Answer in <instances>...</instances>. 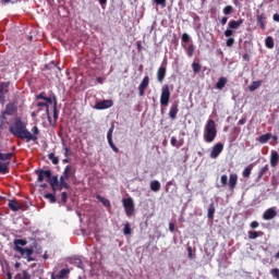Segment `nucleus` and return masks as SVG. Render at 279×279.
<instances>
[{"label": "nucleus", "instance_id": "obj_64", "mask_svg": "<svg viewBox=\"0 0 279 279\" xmlns=\"http://www.w3.org/2000/svg\"><path fill=\"white\" fill-rule=\"evenodd\" d=\"M220 23H221V25H226V23H228V17H222L220 20Z\"/></svg>", "mask_w": 279, "mask_h": 279}, {"label": "nucleus", "instance_id": "obj_61", "mask_svg": "<svg viewBox=\"0 0 279 279\" xmlns=\"http://www.w3.org/2000/svg\"><path fill=\"white\" fill-rule=\"evenodd\" d=\"M247 122V119L246 118H242L239 120V125H245V123Z\"/></svg>", "mask_w": 279, "mask_h": 279}, {"label": "nucleus", "instance_id": "obj_9", "mask_svg": "<svg viewBox=\"0 0 279 279\" xmlns=\"http://www.w3.org/2000/svg\"><path fill=\"white\" fill-rule=\"evenodd\" d=\"M114 102L112 100H101L96 102L95 108L96 110H106L108 108H112Z\"/></svg>", "mask_w": 279, "mask_h": 279}, {"label": "nucleus", "instance_id": "obj_53", "mask_svg": "<svg viewBox=\"0 0 279 279\" xmlns=\"http://www.w3.org/2000/svg\"><path fill=\"white\" fill-rule=\"evenodd\" d=\"M157 5H161V8H167V0H154Z\"/></svg>", "mask_w": 279, "mask_h": 279}, {"label": "nucleus", "instance_id": "obj_43", "mask_svg": "<svg viewBox=\"0 0 279 279\" xmlns=\"http://www.w3.org/2000/svg\"><path fill=\"white\" fill-rule=\"evenodd\" d=\"M107 141L109 143V147H111V149L116 153L119 154V148L117 147V145H114V142H112V137H107Z\"/></svg>", "mask_w": 279, "mask_h": 279}, {"label": "nucleus", "instance_id": "obj_31", "mask_svg": "<svg viewBox=\"0 0 279 279\" xmlns=\"http://www.w3.org/2000/svg\"><path fill=\"white\" fill-rule=\"evenodd\" d=\"M248 239L254 241L255 239H258V236H263V231H248Z\"/></svg>", "mask_w": 279, "mask_h": 279}, {"label": "nucleus", "instance_id": "obj_35", "mask_svg": "<svg viewBox=\"0 0 279 279\" xmlns=\"http://www.w3.org/2000/svg\"><path fill=\"white\" fill-rule=\"evenodd\" d=\"M70 264L74 265V267H78L81 269V267H82V259L80 257H72L70 259Z\"/></svg>", "mask_w": 279, "mask_h": 279}, {"label": "nucleus", "instance_id": "obj_16", "mask_svg": "<svg viewBox=\"0 0 279 279\" xmlns=\"http://www.w3.org/2000/svg\"><path fill=\"white\" fill-rule=\"evenodd\" d=\"M14 112H16V105H14L13 102H9L5 106V110L2 112L3 117H12V114H14Z\"/></svg>", "mask_w": 279, "mask_h": 279}, {"label": "nucleus", "instance_id": "obj_62", "mask_svg": "<svg viewBox=\"0 0 279 279\" xmlns=\"http://www.w3.org/2000/svg\"><path fill=\"white\" fill-rule=\"evenodd\" d=\"M3 3H19V0H2Z\"/></svg>", "mask_w": 279, "mask_h": 279}, {"label": "nucleus", "instance_id": "obj_20", "mask_svg": "<svg viewBox=\"0 0 279 279\" xmlns=\"http://www.w3.org/2000/svg\"><path fill=\"white\" fill-rule=\"evenodd\" d=\"M8 206L13 213H19V210L22 209V206L19 204V202H16V199L9 201Z\"/></svg>", "mask_w": 279, "mask_h": 279}, {"label": "nucleus", "instance_id": "obj_40", "mask_svg": "<svg viewBox=\"0 0 279 279\" xmlns=\"http://www.w3.org/2000/svg\"><path fill=\"white\" fill-rule=\"evenodd\" d=\"M37 108H45L46 113L48 114V119L50 120L51 118L49 117V105L47 102H37Z\"/></svg>", "mask_w": 279, "mask_h": 279}, {"label": "nucleus", "instance_id": "obj_34", "mask_svg": "<svg viewBox=\"0 0 279 279\" xmlns=\"http://www.w3.org/2000/svg\"><path fill=\"white\" fill-rule=\"evenodd\" d=\"M15 279H32V275L27 270H23L21 274L15 275Z\"/></svg>", "mask_w": 279, "mask_h": 279}, {"label": "nucleus", "instance_id": "obj_50", "mask_svg": "<svg viewBox=\"0 0 279 279\" xmlns=\"http://www.w3.org/2000/svg\"><path fill=\"white\" fill-rule=\"evenodd\" d=\"M270 274H271L272 278L279 279V268L271 269Z\"/></svg>", "mask_w": 279, "mask_h": 279}, {"label": "nucleus", "instance_id": "obj_4", "mask_svg": "<svg viewBox=\"0 0 279 279\" xmlns=\"http://www.w3.org/2000/svg\"><path fill=\"white\" fill-rule=\"evenodd\" d=\"M203 138L205 143H214L215 138H217V124L215 120L209 119L205 125Z\"/></svg>", "mask_w": 279, "mask_h": 279}, {"label": "nucleus", "instance_id": "obj_44", "mask_svg": "<svg viewBox=\"0 0 279 279\" xmlns=\"http://www.w3.org/2000/svg\"><path fill=\"white\" fill-rule=\"evenodd\" d=\"M222 12L226 16H228L229 14H232V12H234V8H232V5H227L223 8Z\"/></svg>", "mask_w": 279, "mask_h": 279}, {"label": "nucleus", "instance_id": "obj_37", "mask_svg": "<svg viewBox=\"0 0 279 279\" xmlns=\"http://www.w3.org/2000/svg\"><path fill=\"white\" fill-rule=\"evenodd\" d=\"M265 45L267 49H274V37L271 36L266 37Z\"/></svg>", "mask_w": 279, "mask_h": 279}, {"label": "nucleus", "instance_id": "obj_3", "mask_svg": "<svg viewBox=\"0 0 279 279\" xmlns=\"http://www.w3.org/2000/svg\"><path fill=\"white\" fill-rule=\"evenodd\" d=\"M243 25V19L236 20H231L228 23V28L225 31V36L227 39V47H232L234 45V29H239Z\"/></svg>", "mask_w": 279, "mask_h": 279}, {"label": "nucleus", "instance_id": "obj_27", "mask_svg": "<svg viewBox=\"0 0 279 279\" xmlns=\"http://www.w3.org/2000/svg\"><path fill=\"white\" fill-rule=\"evenodd\" d=\"M269 172V165L263 167L257 174V180H263V175H266Z\"/></svg>", "mask_w": 279, "mask_h": 279}, {"label": "nucleus", "instance_id": "obj_48", "mask_svg": "<svg viewBox=\"0 0 279 279\" xmlns=\"http://www.w3.org/2000/svg\"><path fill=\"white\" fill-rule=\"evenodd\" d=\"M123 234H125V235L132 234V228L130 227V222H126L124 225Z\"/></svg>", "mask_w": 279, "mask_h": 279}, {"label": "nucleus", "instance_id": "obj_7", "mask_svg": "<svg viewBox=\"0 0 279 279\" xmlns=\"http://www.w3.org/2000/svg\"><path fill=\"white\" fill-rule=\"evenodd\" d=\"M10 93V82L0 83V104L3 106L5 104V95Z\"/></svg>", "mask_w": 279, "mask_h": 279}, {"label": "nucleus", "instance_id": "obj_36", "mask_svg": "<svg viewBox=\"0 0 279 279\" xmlns=\"http://www.w3.org/2000/svg\"><path fill=\"white\" fill-rule=\"evenodd\" d=\"M252 169H254L252 165L247 166L242 172L243 178H250L252 175Z\"/></svg>", "mask_w": 279, "mask_h": 279}, {"label": "nucleus", "instance_id": "obj_59", "mask_svg": "<svg viewBox=\"0 0 279 279\" xmlns=\"http://www.w3.org/2000/svg\"><path fill=\"white\" fill-rule=\"evenodd\" d=\"M46 98H47V96H45V92H43L36 96V99H43L44 101Z\"/></svg>", "mask_w": 279, "mask_h": 279}, {"label": "nucleus", "instance_id": "obj_47", "mask_svg": "<svg viewBox=\"0 0 279 279\" xmlns=\"http://www.w3.org/2000/svg\"><path fill=\"white\" fill-rule=\"evenodd\" d=\"M195 53V46L193 44H191L189 47H187V56L189 58H193V54Z\"/></svg>", "mask_w": 279, "mask_h": 279}, {"label": "nucleus", "instance_id": "obj_21", "mask_svg": "<svg viewBox=\"0 0 279 279\" xmlns=\"http://www.w3.org/2000/svg\"><path fill=\"white\" fill-rule=\"evenodd\" d=\"M279 162V154L276 150H271L270 153V166L271 167H278Z\"/></svg>", "mask_w": 279, "mask_h": 279}, {"label": "nucleus", "instance_id": "obj_22", "mask_svg": "<svg viewBox=\"0 0 279 279\" xmlns=\"http://www.w3.org/2000/svg\"><path fill=\"white\" fill-rule=\"evenodd\" d=\"M228 84V78L226 76L219 77L218 82L216 83V88L218 90H223L226 88V85Z\"/></svg>", "mask_w": 279, "mask_h": 279}, {"label": "nucleus", "instance_id": "obj_51", "mask_svg": "<svg viewBox=\"0 0 279 279\" xmlns=\"http://www.w3.org/2000/svg\"><path fill=\"white\" fill-rule=\"evenodd\" d=\"M68 199H69V194L66 192H62L61 202H63V204H66Z\"/></svg>", "mask_w": 279, "mask_h": 279}, {"label": "nucleus", "instance_id": "obj_45", "mask_svg": "<svg viewBox=\"0 0 279 279\" xmlns=\"http://www.w3.org/2000/svg\"><path fill=\"white\" fill-rule=\"evenodd\" d=\"M44 197L46 199H49L50 204H56V194L48 193L45 194Z\"/></svg>", "mask_w": 279, "mask_h": 279}, {"label": "nucleus", "instance_id": "obj_30", "mask_svg": "<svg viewBox=\"0 0 279 279\" xmlns=\"http://www.w3.org/2000/svg\"><path fill=\"white\" fill-rule=\"evenodd\" d=\"M150 190L154 191V193H158V191H160V181H158V180L151 181Z\"/></svg>", "mask_w": 279, "mask_h": 279}, {"label": "nucleus", "instance_id": "obj_42", "mask_svg": "<svg viewBox=\"0 0 279 279\" xmlns=\"http://www.w3.org/2000/svg\"><path fill=\"white\" fill-rule=\"evenodd\" d=\"M107 141L109 143V147H111V149L116 153L119 154V148L117 147V145H114V142H112V137H107Z\"/></svg>", "mask_w": 279, "mask_h": 279}, {"label": "nucleus", "instance_id": "obj_49", "mask_svg": "<svg viewBox=\"0 0 279 279\" xmlns=\"http://www.w3.org/2000/svg\"><path fill=\"white\" fill-rule=\"evenodd\" d=\"M221 186H228V175L222 174L220 178Z\"/></svg>", "mask_w": 279, "mask_h": 279}, {"label": "nucleus", "instance_id": "obj_57", "mask_svg": "<svg viewBox=\"0 0 279 279\" xmlns=\"http://www.w3.org/2000/svg\"><path fill=\"white\" fill-rule=\"evenodd\" d=\"M69 154H71V148L66 147V145H64V157L69 158Z\"/></svg>", "mask_w": 279, "mask_h": 279}, {"label": "nucleus", "instance_id": "obj_5", "mask_svg": "<svg viewBox=\"0 0 279 279\" xmlns=\"http://www.w3.org/2000/svg\"><path fill=\"white\" fill-rule=\"evenodd\" d=\"M122 204H123V208L125 210L126 217H132V215H134L135 213L134 199H132V197L123 198Z\"/></svg>", "mask_w": 279, "mask_h": 279}, {"label": "nucleus", "instance_id": "obj_11", "mask_svg": "<svg viewBox=\"0 0 279 279\" xmlns=\"http://www.w3.org/2000/svg\"><path fill=\"white\" fill-rule=\"evenodd\" d=\"M277 215L278 211H276V209L271 207L265 210V213L263 214V219H265V221H271V219L277 217Z\"/></svg>", "mask_w": 279, "mask_h": 279}, {"label": "nucleus", "instance_id": "obj_25", "mask_svg": "<svg viewBox=\"0 0 279 279\" xmlns=\"http://www.w3.org/2000/svg\"><path fill=\"white\" fill-rule=\"evenodd\" d=\"M96 199H98V202H101L102 206H105L106 208H110L111 204H110V199L97 194L96 195Z\"/></svg>", "mask_w": 279, "mask_h": 279}, {"label": "nucleus", "instance_id": "obj_10", "mask_svg": "<svg viewBox=\"0 0 279 279\" xmlns=\"http://www.w3.org/2000/svg\"><path fill=\"white\" fill-rule=\"evenodd\" d=\"M180 102L174 101L169 110V117L173 120L178 119V112H180Z\"/></svg>", "mask_w": 279, "mask_h": 279}, {"label": "nucleus", "instance_id": "obj_26", "mask_svg": "<svg viewBox=\"0 0 279 279\" xmlns=\"http://www.w3.org/2000/svg\"><path fill=\"white\" fill-rule=\"evenodd\" d=\"M69 274H71V269L69 268H63L59 271L58 278L60 279H69Z\"/></svg>", "mask_w": 279, "mask_h": 279}, {"label": "nucleus", "instance_id": "obj_63", "mask_svg": "<svg viewBox=\"0 0 279 279\" xmlns=\"http://www.w3.org/2000/svg\"><path fill=\"white\" fill-rule=\"evenodd\" d=\"M274 21L276 23H279V14L278 13H275L274 16H272Z\"/></svg>", "mask_w": 279, "mask_h": 279}, {"label": "nucleus", "instance_id": "obj_33", "mask_svg": "<svg viewBox=\"0 0 279 279\" xmlns=\"http://www.w3.org/2000/svg\"><path fill=\"white\" fill-rule=\"evenodd\" d=\"M32 132L31 135L33 136V138H31L29 141H38V134H40V130L35 125L32 128Z\"/></svg>", "mask_w": 279, "mask_h": 279}, {"label": "nucleus", "instance_id": "obj_55", "mask_svg": "<svg viewBox=\"0 0 279 279\" xmlns=\"http://www.w3.org/2000/svg\"><path fill=\"white\" fill-rule=\"evenodd\" d=\"M258 221L254 220L250 223V228H252V230H256V228H258Z\"/></svg>", "mask_w": 279, "mask_h": 279}, {"label": "nucleus", "instance_id": "obj_28", "mask_svg": "<svg viewBox=\"0 0 279 279\" xmlns=\"http://www.w3.org/2000/svg\"><path fill=\"white\" fill-rule=\"evenodd\" d=\"M12 156H14L13 153H8V154L0 153V160H2L3 162H9L10 165V160H12Z\"/></svg>", "mask_w": 279, "mask_h": 279}, {"label": "nucleus", "instance_id": "obj_24", "mask_svg": "<svg viewBox=\"0 0 279 279\" xmlns=\"http://www.w3.org/2000/svg\"><path fill=\"white\" fill-rule=\"evenodd\" d=\"M0 173L3 175L10 173V161L0 163Z\"/></svg>", "mask_w": 279, "mask_h": 279}, {"label": "nucleus", "instance_id": "obj_52", "mask_svg": "<svg viewBox=\"0 0 279 279\" xmlns=\"http://www.w3.org/2000/svg\"><path fill=\"white\" fill-rule=\"evenodd\" d=\"M182 43H190L191 41V36L189 34L184 33L181 37Z\"/></svg>", "mask_w": 279, "mask_h": 279}, {"label": "nucleus", "instance_id": "obj_12", "mask_svg": "<svg viewBox=\"0 0 279 279\" xmlns=\"http://www.w3.org/2000/svg\"><path fill=\"white\" fill-rule=\"evenodd\" d=\"M223 151V144L217 143L210 151V158H219V154Z\"/></svg>", "mask_w": 279, "mask_h": 279}, {"label": "nucleus", "instance_id": "obj_6", "mask_svg": "<svg viewBox=\"0 0 279 279\" xmlns=\"http://www.w3.org/2000/svg\"><path fill=\"white\" fill-rule=\"evenodd\" d=\"M171 99V90L169 85H163L161 87L160 104L161 106H169V100Z\"/></svg>", "mask_w": 279, "mask_h": 279}, {"label": "nucleus", "instance_id": "obj_2", "mask_svg": "<svg viewBox=\"0 0 279 279\" xmlns=\"http://www.w3.org/2000/svg\"><path fill=\"white\" fill-rule=\"evenodd\" d=\"M13 243H14L15 252H19L21 254V256L26 258L27 263H32V262L36 260V258L32 257V254H34V248H23L22 247V246L27 245V240L15 239L13 241Z\"/></svg>", "mask_w": 279, "mask_h": 279}, {"label": "nucleus", "instance_id": "obj_13", "mask_svg": "<svg viewBox=\"0 0 279 279\" xmlns=\"http://www.w3.org/2000/svg\"><path fill=\"white\" fill-rule=\"evenodd\" d=\"M147 86H149V76H145L138 86L140 97H143L145 95V90L147 89Z\"/></svg>", "mask_w": 279, "mask_h": 279}, {"label": "nucleus", "instance_id": "obj_8", "mask_svg": "<svg viewBox=\"0 0 279 279\" xmlns=\"http://www.w3.org/2000/svg\"><path fill=\"white\" fill-rule=\"evenodd\" d=\"M37 182H45V178H51V170H36Z\"/></svg>", "mask_w": 279, "mask_h": 279}, {"label": "nucleus", "instance_id": "obj_14", "mask_svg": "<svg viewBox=\"0 0 279 279\" xmlns=\"http://www.w3.org/2000/svg\"><path fill=\"white\" fill-rule=\"evenodd\" d=\"M257 25H259L260 29H265L267 27V14L262 13L256 15Z\"/></svg>", "mask_w": 279, "mask_h": 279}, {"label": "nucleus", "instance_id": "obj_39", "mask_svg": "<svg viewBox=\"0 0 279 279\" xmlns=\"http://www.w3.org/2000/svg\"><path fill=\"white\" fill-rule=\"evenodd\" d=\"M207 217H208V219H214V217H215V204L214 203H211L209 205Z\"/></svg>", "mask_w": 279, "mask_h": 279}, {"label": "nucleus", "instance_id": "obj_18", "mask_svg": "<svg viewBox=\"0 0 279 279\" xmlns=\"http://www.w3.org/2000/svg\"><path fill=\"white\" fill-rule=\"evenodd\" d=\"M167 76V68L165 66H160L158 68L157 71V80L160 84H162V82H165V77Z\"/></svg>", "mask_w": 279, "mask_h": 279}, {"label": "nucleus", "instance_id": "obj_56", "mask_svg": "<svg viewBox=\"0 0 279 279\" xmlns=\"http://www.w3.org/2000/svg\"><path fill=\"white\" fill-rule=\"evenodd\" d=\"M170 143H171L172 147H178V138H175V136L171 137Z\"/></svg>", "mask_w": 279, "mask_h": 279}, {"label": "nucleus", "instance_id": "obj_23", "mask_svg": "<svg viewBox=\"0 0 279 279\" xmlns=\"http://www.w3.org/2000/svg\"><path fill=\"white\" fill-rule=\"evenodd\" d=\"M63 178H66L68 180L72 177L75 175V170H73V166H66L64 168V171L62 173Z\"/></svg>", "mask_w": 279, "mask_h": 279}, {"label": "nucleus", "instance_id": "obj_54", "mask_svg": "<svg viewBox=\"0 0 279 279\" xmlns=\"http://www.w3.org/2000/svg\"><path fill=\"white\" fill-rule=\"evenodd\" d=\"M53 119L54 123H58V106H53Z\"/></svg>", "mask_w": 279, "mask_h": 279}, {"label": "nucleus", "instance_id": "obj_58", "mask_svg": "<svg viewBox=\"0 0 279 279\" xmlns=\"http://www.w3.org/2000/svg\"><path fill=\"white\" fill-rule=\"evenodd\" d=\"M112 132H114V126H111L107 133V138H112Z\"/></svg>", "mask_w": 279, "mask_h": 279}, {"label": "nucleus", "instance_id": "obj_41", "mask_svg": "<svg viewBox=\"0 0 279 279\" xmlns=\"http://www.w3.org/2000/svg\"><path fill=\"white\" fill-rule=\"evenodd\" d=\"M48 158L51 160L52 165H59L60 159L56 156V154H48Z\"/></svg>", "mask_w": 279, "mask_h": 279}, {"label": "nucleus", "instance_id": "obj_32", "mask_svg": "<svg viewBox=\"0 0 279 279\" xmlns=\"http://www.w3.org/2000/svg\"><path fill=\"white\" fill-rule=\"evenodd\" d=\"M44 101H46V104H53V106H58V98L54 96V94H52L51 96L49 97H46L44 99Z\"/></svg>", "mask_w": 279, "mask_h": 279}, {"label": "nucleus", "instance_id": "obj_60", "mask_svg": "<svg viewBox=\"0 0 279 279\" xmlns=\"http://www.w3.org/2000/svg\"><path fill=\"white\" fill-rule=\"evenodd\" d=\"M169 230H170V232H174L175 231V225L173 222L169 223Z\"/></svg>", "mask_w": 279, "mask_h": 279}, {"label": "nucleus", "instance_id": "obj_1", "mask_svg": "<svg viewBox=\"0 0 279 279\" xmlns=\"http://www.w3.org/2000/svg\"><path fill=\"white\" fill-rule=\"evenodd\" d=\"M9 132L15 136L29 143V140L34 138L32 132L27 130V124L23 122L21 118H16L15 121L9 126Z\"/></svg>", "mask_w": 279, "mask_h": 279}, {"label": "nucleus", "instance_id": "obj_17", "mask_svg": "<svg viewBox=\"0 0 279 279\" xmlns=\"http://www.w3.org/2000/svg\"><path fill=\"white\" fill-rule=\"evenodd\" d=\"M68 182H69V179L66 177L61 175L58 184L59 191H62V189H65V191H69V189H71V185H69Z\"/></svg>", "mask_w": 279, "mask_h": 279}, {"label": "nucleus", "instance_id": "obj_38", "mask_svg": "<svg viewBox=\"0 0 279 279\" xmlns=\"http://www.w3.org/2000/svg\"><path fill=\"white\" fill-rule=\"evenodd\" d=\"M270 138H271V133H266V134H264V135H260L259 138H258V141H259V143L265 144V143H267Z\"/></svg>", "mask_w": 279, "mask_h": 279}, {"label": "nucleus", "instance_id": "obj_29", "mask_svg": "<svg viewBox=\"0 0 279 279\" xmlns=\"http://www.w3.org/2000/svg\"><path fill=\"white\" fill-rule=\"evenodd\" d=\"M260 86H263V81H255L253 82L250 87H248V90L251 93H254V90H256L257 88H260Z\"/></svg>", "mask_w": 279, "mask_h": 279}, {"label": "nucleus", "instance_id": "obj_46", "mask_svg": "<svg viewBox=\"0 0 279 279\" xmlns=\"http://www.w3.org/2000/svg\"><path fill=\"white\" fill-rule=\"evenodd\" d=\"M192 69L194 73H199L202 71V64L197 63V62H193L192 63Z\"/></svg>", "mask_w": 279, "mask_h": 279}, {"label": "nucleus", "instance_id": "obj_15", "mask_svg": "<svg viewBox=\"0 0 279 279\" xmlns=\"http://www.w3.org/2000/svg\"><path fill=\"white\" fill-rule=\"evenodd\" d=\"M239 182V175L236 173H232L229 177L228 186L230 191H234L236 189V184Z\"/></svg>", "mask_w": 279, "mask_h": 279}, {"label": "nucleus", "instance_id": "obj_19", "mask_svg": "<svg viewBox=\"0 0 279 279\" xmlns=\"http://www.w3.org/2000/svg\"><path fill=\"white\" fill-rule=\"evenodd\" d=\"M47 182L50 184L53 193H56V189H58V184L60 182V180H58V175L52 177L50 174V178L47 179Z\"/></svg>", "mask_w": 279, "mask_h": 279}]
</instances>
